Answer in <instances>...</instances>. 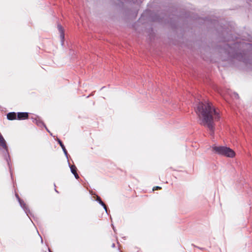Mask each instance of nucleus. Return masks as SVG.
<instances>
[{"label":"nucleus","mask_w":252,"mask_h":252,"mask_svg":"<svg viewBox=\"0 0 252 252\" xmlns=\"http://www.w3.org/2000/svg\"><path fill=\"white\" fill-rule=\"evenodd\" d=\"M161 189V187H158V186H156V187H154L153 189V190L154 191V190H157V189Z\"/></svg>","instance_id":"9d476101"},{"label":"nucleus","mask_w":252,"mask_h":252,"mask_svg":"<svg viewBox=\"0 0 252 252\" xmlns=\"http://www.w3.org/2000/svg\"><path fill=\"white\" fill-rule=\"evenodd\" d=\"M70 169L72 173V174L74 175L76 179H78L79 178V176L78 174L77 173V168L76 167L73 165L70 166Z\"/></svg>","instance_id":"423d86ee"},{"label":"nucleus","mask_w":252,"mask_h":252,"mask_svg":"<svg viewBox=\"0 0 252 252\" xmlns=\"http://www.w3.org/2000/svg\"><path fill=\"white\" fill-rule=\"evenodd\" d=\"M58 28L59 31L60 32L61 37L62 38V39H63L64 37V31H63V28L62 27V26L61 25H58Z\"/></svg>","instance_id":"0eeeda50"},{"label":"nucleus","mask_w":252,"mask_h":252,"mask_svg":"<svg viewBox=\"0 0 252 252\" xmlns=\"http://www.w3.org/2000/svg\"><path fill=\"white\" fill-rule=\"evenodd\" d=\"M96 200L98 201V202L104 207V208L107 210V207L104 203L101 200L100 197L99 196H97Z\"/></svg>","instance_id":"6e6552de"},{"label":"nucleus","mask_w":252,"mask_h":252,"mask_svg":"<svg viewBox=\"0 0 252 252\" xmlns=\"http://www.w3.org/2000/svg\"><path fill=\"white\" fill-rule=\"evenodd\" d=\"M58 143H59V144L60 145L61 147H62V148L63 149V152L66 154L67 153V151L66 150V149L65 148V146H64V145L63 144V143H62V142L61 141V140L60 139H58Z\"/></svg>","instance_id":"1a4fd4ad"},{"label":"nucleus","mask_w":252,"mask_h":252,"mask_svg":"<svg viewBox=\"0 0 252 252\" xmlns=\"http://www.w3.org/2000/svg\"><path fill=\"white\" fill-rule=\"evenodd\" d=\"M16 118H17V117L15 112H10L7 114V118L9 120H16Z\"/></svg>","instance_id":"39448f33"},{"label":"nucleus","mask_w":252,"mask_h":252,"mask_svg":"<svg viewBox=\"0 0 252 252\" xmlns=\"http://www.w3.org/2000/svg\"><path fill=\"white\" fill-rule=\"evenodd\" d=\"M224 151L222 156L229 158H233L235 156V152L229 148L225 147Z\"/></svg>","instance_id":"f03ea898"},{"label":"nucleus","mask_w":252,"mask_h":252,"mask_svg":"<svg viewBox=\"0 0 252 252\" xmlns=\"http://www.w3.org/2000/svg\"><path fill=\"white\" fill-rule=\"evenodd\" d=\"M225 147L224 146H216L212 147L213 151L216 154L222 155Z\"/></svg>","instance_id":"7ed1b4c3"},{"label":"nucleus","mask_w":252,"mask_h":252,"mask_svg":"<svg viewBox=\"0 0 252 252\" xmlns=\"http://www.w3.org/2000/svg\"><path fill=\"white\" fill-rule=\"evenodd\" d=\"M18 120H26L29 118V113L27 112H19L17 115Z\"/></svg>","instance_id":"20e7f679"},{"label":"nucleus","mask_w":252,"mask_h":252,"mask_svg":"<svg viewBox=\"0 0 252 252\" xmlns=\"http://www.w3.org/2000/svg\"><path fill=\"white\" fill-rule=\"evenodd\" d=\"M35 121L37 125H39L40 124L42 123V122L40 120H37V119H35Z\"/></svg>","instance_id":"9b49d317"},{"label":"nucleus","mask_w":252,"mask_h":252,"mask_svg":"<svg viewBox=\"0 0 252 252\" xmlns=\"http://www.w3.org/2000/svg\"><path fill=\"white\" fill-rule=\"evenodd\" d=\"M195 110L199 118L202 120L203 125L209 128L210 134L213 135L215 129L214 121L220 120L219 111L209 101L198 103Z\"/></svg>","instance_id":"f257e3e1"}]
</instances>
